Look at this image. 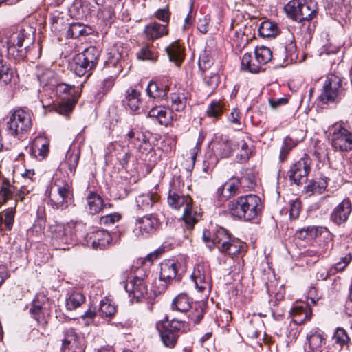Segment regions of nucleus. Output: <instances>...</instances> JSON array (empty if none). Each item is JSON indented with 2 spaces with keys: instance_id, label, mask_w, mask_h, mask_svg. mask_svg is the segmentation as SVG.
<instances>
[{
  "instance_id": "55",
  "label": "nucleus",
  "mask_w": 352,
  "mask_h": 352,
  "mask_svg": "<svg viewBox=\"0 0 352 352\" xmlns=\"http://www.w3.org/2000/svg\"><path fill=\"white\" fill-rule=\"evenodd\" d=\"M322 228H318L315 226H309L306 228H302L300 231V236L305 239H312L321 234V230Z\"/></svg>"
},
{
  "instance_id": "7",
  "label": "nucleus",
  "mask_w": 352,
  "mask_h": 352,
  "mask_svg": "<svg viewBox=\"0 0 352 352\" xmlns=\"http://www.w3.org/2000/svg\"><path fill=\"white\" fill-rule=\"evenodd\" d=\"M284 9L294 20L299 22L309 21L317 14V4L312 1H290Z\"/></svg>"
},
{
  "instance_id": "14",
  "label": "nucleus",
  "mask_w": 352,
  "mask_h": 352,
  "mask_svg": "<svg viewBox=\"0 0 352 352\" xmlns=\"http://www.w3.org/2000/svg\"><path fill=\"white\" fill-rule=\"evenodd\" d=\"M160 226V221L156 214H147L136 219L133 232L137 237L146 238L155 233Z\"/></svg>"
},
{
  "instance_id": "25",
  "label": "nucleus",
  "mask_w": 352,
  "mask_h": 352,
  "mask_svg": "<svg viewBox=\"0 0 352 352\" xmlns=\"http://www.w3.org/2000/svg\"><path fill=\"white\" fill-rule=\"evenodd\" d=\"M236 148V143L226 136H221L214 144V151L221 158L229 157Z\"/></svg>"
},
{
  "instance_id": "63",
  "label": "nucleus",
  "mask_w": 352,
  "mask_h": 352,
  "mask_svg": "<svg viewBox=\"0 0 352 352\" xmlns=\"http://www.w3.org/2000/svg\"><path fill=\"white\" fill-rule=\"evenodd\" d=\"M204 81L209 89L213 91L219 85V77L216 73H211L210 76L204 77Z\"/></svg>"
},
{
  "instance_id": "62",
  "label": "nucleus",
  "mask_w": 352,
  "mask_h": 352,
  "mask_svg": "<svg viewBox=\"0 0 352 352\" xmlns=\"http://www.w3.org/2000/svg\"><path fill=\"white\" fill-rule=\"evenodd\" d=\"M352 259V256L350 254L342 257L341 261L336 263L334 266L330 270V272L335 274L336 272L342 271L346 268Z\"/></svg>"
},
{
  "instance_id": "42",
  "label": "nucleus",
  "mask_w": 352,
  "mask_h": 352,
  "mask_svg": "<svg viewBox=\"0 0 352 352\" xmlns=\"http://www.w3.org/2000/svg\"><path fill=\"white\" fill-rule=\"evenodd\" d=\"M50 19L52 29L54 32H59L64 30L67 25L65 19V14L58 10H55L50 14Z\"/></svg>"
},
{
  "instance_id": "26",
  "label": "nucleus",
  "mask_w": 352,
  "mask_h": 352,
  "mask_svg": "<svg viewBox=\"0 0 352 352\" xmlns=\"http://www.w3.org/2000/svg\"><path fill=\"white\" fill-rule=\"evenodd\" d=\"M144 32L148 40L153 41L167 35L168 29L167 25L151 22L145 26Z\"/></svg>"
},
{
  "instance_id": "33",
  "label": "nucleus",
  "mask_w": 352,
  "mask_h": 352,
  "mask_svg": "<svg viewBox=\"0 0 352 352\" xmlns=\"http://www.w3.org/2000/svg\"><path fill=\"white\" fill-rule=\"evenodd\" d=\"M327 9L330 14L337 16H344L347 15L349 9L344 4V0H325Z\"/></svg>"
},
{
  "instance_id": "16",
  "label": "nucleus",
  "mask_w": 352,
  "mask_h": 352,
  "mask_svg": "<svg viewBox=\"0 0 352 352\" xmlns=\"http://www.w3.org/2000/svg\"><path fill=\"white\" fill-rule=\"evenodd\" d=\"M184 323L182 321L173 319L170 322L163 326L160 331L161 340L166 347L173 348L177 344V339L183 332Z\"/></svg>"
},
{
  "instance_id": "13",
  "label": "nucleus",
  "mask_w": 352,
  "mask_h": 352,
  "mask_svg": "<svg viewBox=\"0 0 352 352\" xmlns=\"http://www.w3.org/2000/svg\"><path fill=\"white\" fill-rule=\"evenodd\" d=\"M342 92V80L337 76H332L326 80L318 99L323 104L338 102Z\"/></svg>"
},
{
  "instance_id": "15",
  "label": "nucleus",
  "mask_w": 352,
  "mask_h": 352,
  "mask_svg": "<svg viewBox=\"0 0 352 352\" xmlns=\"http://www.w3.org/2000/svg\"><path fill=\"white\" fill-rule=\"evenodd\" d=\"M310 159L302 157L292 164L287 172V176L292 183L297 186L305 184L310 172Z\"/></svg>"
},
{
  "instance_id": "46",
  "label": "nucleus",
  "mask_w": 352,
  "mask_h": 352,
  "mask_svg": "<svg viewBox=\"0 0 352 352\" xmlns=\"http://www.w3.org/2000/svg\"><path fill=\"white\" fill-rule=\"evenodd\" d=\"M68 12L72 18L83 19L87 16V10L80 0H75L68 8Z\"/></svg>"
},
{
  "instance_id": "50",
  "label": "nucleus",
  "mask_w": 352,
  "mask_h": 352,
  "mask_svg": "<svg viewBox=\"0 0 352 352\" xmlns=\"http://www.w3.org/2000/svg\"><path fill=\"white\" fill-rule=\"evenodd\" d=\"M14 72L9 65L3 60L0 54V84L7 85L11 82Z\"/></svg>"
},
{
  "instance_id": "31",
  "label": "nucleus",
  "mask_w": 352,
  "mask_h": 352,
  "mask_svg": "<svg viewBox=\"0 0 352 352\" xmlns=\"http://www.w3.org/2000/svg\"><path fill=\"white\" fill-rule=\"evenodd\" d=\"M171 113L164 107H155L148 111L150 118H155L161 125L168 126L170 122Z\"/></svg>"
},
{
  "instance_id": "57",
  "label": "nucleus",
  "mask_w": 352,
  "mask_h": 352,
  "mask_svg": "<svg viewBox=\"0 0 352 352\" xmlns=\"http://www.w3.org/2000/svg\"><path fill=\"white\" fill-rule=\"evenodd\" d=\"M80 159V151H77L76 153H70L68 151L67 155V162L68 164V168L70 173L74 175L76 168L78 166V162Z\"/></svg>"
},
{
  "instance_id": "3",
  "label": "nucleus",
  "mask_w": 352,
  "mask_h": 352,
  "mask_svg": "<svg viewBox=\"0 0 352 352\" xmlns=\"http://www.w3.org/2000/svg\"><path fill=\"white\" fill-rule=\"evenodd\" d=\"M32 113L28 109L17 108L11 110L6 118V130L8 135L22 139L32 126Z\"/></svg>"
},
{
  "instance_id": "18",
  "label": "nucleus",
  "mask_w": 352,
  "mask_h": 352,
  "mask_svg": "<svg viewBox=\"0 0 352 352\" xmlns=\"http://www.w3.org/2000/svg\"><path fill=\"white\" fill-rule=\"evenodd\" d=\"M124 288L129 296L138 300L147 293L148 287L144 278L135 276L124 283Z\"/></svg>"
},
{
  "instance_id": "20",
  "label": "nucleus",
  "mask_w": 352,
  "mask_h": 352,
  "mask_svg": "<svg viewBox=\"0 0 352 352\" xmlns=\"http://www.w3.org/2000/svg\"><path fill=\"white\" fill-rule=\"evenodd\" d=\"M170 84L169 79L166 77L162 81H151L146 87L147 95L154 99L162 100L167 96Z\"/></svg>"
},
{
  "instance_id": "45",
  "label": "nucleus",
  "mask_w": 352,
  "mask_h": 352,
  "mask_svg": "<svg viewBox=\"0 0 352 352\" xmlns=\"http://www.w3.org/2000/svg\"><path fill=\"white\" fill-rule=\"evenodd\" d=\"M56 94L63 100L69 99V96L75 97L76 87L74 85L60 82L54 88Z\"/></svg>"
},
{
  "instance_id": "49",
  "label": "nucleus",
  "mask_w": 352,
  "mask_h": 352,
  "mask_svg": "<svg viewBox=\"0 0 352 352\" xmlns=\"http://www.w3.org/2000/svg\"><path fill=\"white\" fill-rule=\"evenodd\" d=\"M85 300V297L80 292H73L66 298L67 309L72 311L80 307Z\"/></svg>"
},
{
  "instance_id": "60",
  "label": "nucleus",
  "mask_w": 352,
  "mask_h": 352,
  "mask_svg": "<svg viewBox=\"0 0 352 352\" xmlns=\"http://www.w3.org/2000/svg\"><path fill=\"white\" fill-rule=\"evenodd\" d=\"M229 122L236 130L241 129V113L237 109H234L228 116Z\"/></svg>"
},
{
  "instance_id": "12",
  "label": "nucleus",
  "mask_w": 352,
  "mask_h": 352,
  "mask_svg": "<svg viewBox=\"0 0 352 352\" xmlns=\"http://www.w3.org/2000/svg\"><path fill=\"white\" fill-rule=\"evenodd\" d=\"M61 339L62 352H85V340L74 328L63 329Z\"/></svg>"
},
{
  "instance_id": "44",
  "label": "nucleus",
  "mask_w": 352,
  "mask_h": 352,
  "mask_svg": "<svg viewBox=\"0 0 352 352\" xmlns=\"http://www.w3.org/2000/svg\"><path fill=\"white\" fill-rule=\"evenodd\" d=\"M15 191V187L8 179H4L0 187V206L7 201L12 199Z\"/></svg>"
},
{
  "instance_id": "8",
  "label": "nucleus",
  "mask_w": 352,
  "mask_h": 352,
  "mask_svg": "<svg viewBox=\"0 0 352 352\" xmlns=\"http://www.w3.org/2000/svg\"><path fill=\"white\" fill-rule=\"evenodd\" d=\"M50 300L43 292L36 294L32 302L29 312L43 328L48 323L52 310Z\"/></svg>"
},
{
  "instance_id": "32",
  "label": "nucleus",
  "mask_w": 352,
  "mask_h": 352,
  "mask_svg": "<svg viewBox=\"0 0 352 352\" xmlns=\"http://www.w3.org/2000/svg\"><path fill=\"white\" fill-rule=\"evenodd\" d=\"M327 184V177L311 180L309 184L304 187V191L308 196H311L314 194H322L324 192Z\"/></svg>"
},
{
  "instance_id": "61",
  "label": "nucleus",
  "mask_w": 352,
  "mask_h": 352,
  "mask_svg": "<svg viewBox=\"0 0 352 352\" xmlns=\"http://www.w3.org/2000/svg\"><path fill=\"white\" fill-rule=\"evenodd\" d=\"M213 64L212 58L204 52L200 55L199 58V67L201 70H206L209 69Z\"/></svg>"
},
{
  "instance_id": "64",
  "label": "nucleus",
  "mask_w": 352,
  "mask_h": 352,
  "mask_svg": "<svg viewBox=\"0 0 352 352\" xmlns=\"http://www.w3.org/2000/svg\"><path fill=\"white\" fill-rule=\"evenodd\" d=\"M241 146V153L239 160L241 162H246L250 158L251 151L248 146V144L244 141L241 140V142L236 144V147Z\"/></svg>"
},
{
  "instance_id": "19",
  "label": "nucleus",
  "mask_w": 352,
  "mask_h": 352,
  "mask_svg": "<svg viewBox=\"0 0 352 352\" xmlns=\"http://www.w3.org/2000/svg\"><path fill=\"white\" fill-rule=\"evenodd\" d=\"M85 239L87 245L95 250L106 248L112 240L110 234L104 230H98L89 233Z\"/></svg>"
},
{
  "instance_id": "11",
  "label": "nucleus",
  "mask_w": 352,
  "mask_h": 352,
  "mask_svg": "<svg viewBox=\"0 0 352 352\" xmlns=\"http://www.w3.org/2000/svg\"><path fill=\"white\" fill-rule=\"evenodd\" d=\"M331 131V144L335 151L340 152L352 151V132L343 126L342 123H336L332 125Z\"/></svg>"
},
{
  "instance_id": "53",
  "label": "nucleus",
  "mask_w": 352,
  "mask_h": 352,
  "mask_svg": "<svg viewBox=\"0 0 352 352\" xmlns=\"http://www.w3.org/2000/svg\"><path fill=\"white\" fill-rule=\"evenodd\" d=\"M206 112L209 117L217 119L223 113V104L220 101L213 100L208 107Z\"/></svg>"
},
{
  "instance_id": "29",
  "label": "nucleus",
  "mask_w": 352,
  "mask_h": 352,
  "mask_svg": "<svg viewBox=\"0 0 352 352\" xmlns=\"http://www.w3.org/2000/svg\"><path fill=\"white\" fill-rule=\"evenodd\" d=\"M240 187L244 190H252L256 186V174L251 168H245L241 171L239 178Z\"/></svg>"
},
{
  "instance_id": "10",
  "label": "nucleus",
  "mask_w": 352,
  "mask_h": 352,
  "mask_svg": "<svg viewBox=\"0 0 352 352\" xmlns=\"http://www.w3.org/2000/svg\"><path fill=\"white\" fill-rule=\"evenodd\" d=\"M52 245L60 250L69 249L68 245L73 243L74 236L70 224L56 223L49 228Z\"/></svg>"
},
{
  "instance_id": "9",
  "label": "nucleus",
  "mask_w": 352,
  "mask_h": 352,
  "mask_svg": "<svg viewBox=\"0 0 352 352\" xmlns=\"http://www.w3.org/2000/svg\"><path fill=\"white\" fill-rule=\"evenodd\" d=\"M192 300L186 293H181L173 299L172 309L180 312H186L190 308H193L189 314V319L195 324H198L204 317V309L202 304L195 303L192 305Z\"/></svg>"
},
{
  "instance_id": "30",
  "label": "nucleus",
  "mask_w": 352,
  "mask_h": 352,
  "mask_svg": "<svg viewBox=\"0 0 352 352\" xmlns=\"http://www.w3.org/2000/svg\"><path fill=\"white\" fill-rule=\"evenodd\" d=\"M141 94L136 89L129 88L126 91V101L129 110L134 113H140L142 108Z\"/></svg>"
},
{
  "instance_id": "17",
  "label": "nucleus",
  "mask_w": 352,
  "mask_h": 352,
  "mask_svg": "<svg viewBox=\"0 0 352 352\" xmlns=\"http://www.w3.org/2000/svg\"><path fill=\"white\" fill-rule=\"evenodd\" d=\"M196 288L201 293L209 292L211 288V277L207 267L198 264L195 268L192 274Z\"/></svg>"
},
{
  "instance_id": "4",
  "label": "nucleus",
  "mask_w": 352,
  "mask_h": 352,
  "mask_svg": "<svg viewBox=\"0 0 352 352\" xmlns=\"http://www.w3.org/2000/svg\"><path fill=\"white\" fill-rule=\"evenodd\" d=\"M168 205L175 210H183L182 219L188 228L191 229L198 221L200 214L194 210L192 199L188 195H184L176 189H170L167 199Z\"/></svg>"
},
{
  "instance_id": "40",
  "label": "nucleus",
  "mask_w": 352,
  "mask_h": 352,
  "mask_svg": "<svg viewBox=\"0 0 352 352\" xmlns=\"http://www.w3.org/2000/svg\"><path fill=\"white\" fill-rule=\"evenodd\" d=\"M241 69L251 73H258L263 70L261 65L253 59L249 53H245L241 58Z\"/></svg>"
},
{
  "instance_id": "35",
  "label": "nucleus",
  "mask_w": 352,
  "mask_h": 352,
  "mask_svg": "<svg viewBox=\"0 0 352 352\" xmlns=\"http://www.w3.org/2000/svg\"><path fill=\"white\" fill-rule=\"evenodd\" d=\"M91 28L82 23L76 22L71 23L67 30V36L72 38H77L80 36H85L91 33Z\"/></svg>"
},
{
  "instance_id": "27",
  "label": "nucleus",
  "mask_w": 352,
  "mask_h": 352,
  "mask_svg": "<svg viewBox=\"0 0 352 352\" xmlns=\"http://www.w3.org/2000/svg\"><path fill=\"white\" fill-rule=\"evenodd\" d=\"M165 51L170 61L174 62L177 66H179L184 59V47L179 41L171 43L165 48Z\"/></svg>"
},
{
  "instance_id": "37",
  "label": "nucleus",
  "mask_w": 352,
  "mask_h": 352,
  "mask_svg": "<svg viewBox=\"0 0 352 352\" xmlns=\"http://www.w3.org/2000/svg\"><path fill=\"white\" fill-rule=\"evenodd\" d=\"M126 136L129 144H131L132 146L139 150H141L143 145H147L146 136L138 130L131 129L128 132Z\"/></svg>"
},
{
  "instance_id": "6",
  "label": "nucleus",
  "mask_w": 352,
  "mask_h": 352,
  "mask_svg": "<svg viewBox=\"0 0 352 352\" xmlns=\"http://www.w3.org/2000/svg\"><path fill=\"white\" fill-rule=\"evenodd\" d=\"M72 195V183L65 176L56 177L50 192L49 204L55 210L66 209Z\"/></svg>"
},
{
  "instance_id": "43",
  "label": "nucleus",
  "mask_w": 352,
  "mask_h": 352,
  "mask_svg": "<svg viewBox=\"0 0 352 352\" xmlns=\"http://www.w3.org/2000/svg\"><path fill=\"white\" fill-rule=\"evenodd\" d=\"M255 61L259 63L263 67L272 60V52L269 47L257 46L254 50Z\"/></svg>"
},
{
  "instance_id": "58",
  "label": "nucleus",
  "mask_w": 352,
  "mask_h": 352,
  "mask_svg": "<svg viewBox=\"0 0 352 352\" xmlns=\"http://www.w3.org/2000/svg\"><path fill=\"white\" fill-rule=\"evenodd\" d=\"M333 339L335 342L340 344V346L348 344L350 338L346 331L342 328H338L334 333Z\"/></svg>"
},
{
  "instance_id": "52",
  "label": "nucleus",
  "mask_w": 352,
  "mask_h": 352,
  "mask_svg": "<svg viewBox=\"0 0 352 352\" xmlns=\"http://www.w3.org/2000/svg\"><path fill=\"white\" fill-rule=\"evenodd\" d=\"M116 311V307L111 300L105 298L100 302L99 314L101 317L111 318Z\"/></svg>"
},
{
  "instance_id": "5",
  "label": "nucleus",
  "mask_w": 352,
  "mask_h": 352,
  "mask_svg": "<svg viewBox=\"0 0 352 352\" xmlns=\"http://www.w3.org/2000/svg\"><path fill=\"white\" fill-rule=\"evenodd\" d=\"M99 56L100 50L95 46H90L75 56L72 69L76 75L85 77L86 80L96 67Z\"/></svg>"
},
{
  "instance_id": "59",
  "label": "nucleus",
  "mask_w": 352,
  "mask_h": 352,
  "mask_svg": "<svg viewBox=\"0 0 352 352\" xmlns=\"http://www.w3.org/2000/svg\"><path fill=\"white\" fill-rule=\"evenodd\" d=\"M122 218V215L118 212H114L102 216L100 219V223L106 226L113 225L118 222Z\"/></svg>"
},
{
  "instance_id": "51",
  "label": "nucleus",
  "mask_w": 352,
  "mask_h": 352,
  "mask_svg": "<svg viewBox=\"0 0 352 352\" xmlns=\"http://www.w3.org/2000/svg\"><path fill=\"white\" fill-rule=\"evenodd\" d=\"M297 144L298 142L295 140H293L291 137L287 136L286 138H285L280 148L279 155L280 162H283L284 161H285L289 152L294 147H296Z\"/></svg>"
},
{
  "instance_id": "36",
  "label": "nucleus",
  "mask_w": 352,
  "mask_h": 352,
  "mask_svg": "<svg viewBox=\"0 0 352 352\" xmlns=\"http://www.w3.org/2000/svg\"><path fill=\"white\" fill-rule=\"evenodd\" d=\"M279 32L278 24L271 21H263L258 28L259 35L263 38L275 37Z\"/></svg>"
},
{
  "instance_id": "23",
  "label": "nucleus",
  "mask_w": 352,
  "mask_h": 352,
  "mask_svg": "<svg viewBox=\"0 0 352 352\" xmlns=\"http://www.w3.org/2000/svg\"><path fill=\"white\" fill-rule=\"evenodd\" d=\"M50 140L43 135H38L32 141L31 154L39 160L47 156L49 153Z\"/></svg>"
},
{
  "instance_id": "24",
  "label": "nucleus",
  "mask_w": 352,
  "mask_h": 352,
  "mask_svg": "<svg viewBox=\"0 0 352 352\" xmlns=\"http://www.w3.org/2000/svg\"><path fill=\"white\" fill-rule=\"evenodd\" d=\"M311 313L309 305L304 302L294 305L291 311L293 321L298 324H301L306 320H309Z\"/></svg>"
},
{
  "instance_id": "54",
  "label": "nucleus",
  "mask_w": 352,
  "mask_h": 352,
  "mask_svg": "<svg viewBox=\"0 0 352 352\" xmlns=\"http://www.w3.org/2000/svg\"><path fill=\"white\" fill-rule=\"evenodd\" d=\"M226 194L224 197H229L237 193L240 187L239 178L232 177L225 184Z\"/></svg>"
},
{
  "instance_id": "39",
  "label": "nucleus",
  "mask_w": 352,
  "mask_h": 352,
  "mask_svg": "<svg viewBox=\"0 0 352 352\" xmlns=\"http://www.w3.org/2000/svg\"><path fill=\"white\" fill-rule=\"evenodd\" d=\"M158 198V195L153 192L140 195L136 198L137 206L142 210H147L157 201Z\"/></svg>"
},
{
  "instance_id": "22",
  "label": "nucleus",
  "mask_w": 352,
  "mask_h": 352,
  "mask_svg": "<svg viewBox=\"0 0 352 352\" xmlns=\"http://www.w3.org/2000/svg\"><path fill=\"white\" fill-rule=\"evenodd\" d=\"M179 267H181L180 263L173 260H166L162 262L160 265V280L166 283H170L176 278Z\"/></svg>"
},
{
  "instance_id": "56",
  "label": "nucleus",
  "mask_w": 352,
  "mask_h": 352,
  "mask_svg": "<svg viewBox=\"0 0 352 352\" xmlns=\"http://www.w3.org/2000/svg\"><path fill=\"white\" fill-rule=\"evenodd\" d=\"M38 79L41 84L46 86L48 85L54 86L53 85L54 73L50 69H45L41 73L37 74Z\"/></svg>"
},
{
  "instance_id": "21",
  "label": "nucleus",
  "mask_w": 352,
  "mask_h": 352,
  "mask_svg": "<svg viewBox=\"0 0 352 352\" xmlns=\"http://www.w3.org/2000/svg\"><path fill=\"white\" fill-rule=\"evenodd\" d=\"M352 210V205L349 199H344L332 211L330 219L336 225L346 222Z\"/></svg>"
},
{
  "instance_id": "48",
  "label": "nucleus",
  "mask_w": 352,
  "mask_h": 352,
  "mask_svg": "<svg viewBox=\"0 0 352 352\" xmlns=\"http://www.w3.org/2000/svg\"><path fill=\"white\" fill-rule=\"evenodd\" d=\"M137 58L142 60L155 61L157 58V53L153 50L152 44H145L136 54Z\"/></svg>"
},
{
  "instance_id": "28",
  "label": "nucleus",
  "mask_w": 352,
  "mask_h": 352,
  "mask_svg": "<svg viewBox=\"0 0 352 352\" xmlns=\"http://www.w3.org/2000/svg\"><path fill=\"white\" fill-rule=\"evenodd\" d=\"M88 210L89 213L95 214L99 213L102 209L110 208V204H104L102 197L94 192H90L87 197Z\"/></svg>"
},
{
  "instance_id": "2",
  "label": "nucleus",
  "mask_w": 352,
  "mask_h": 352,
  "mask_svg": "<svg viewBox=\"0 0 352 352\" xmlns=\"http://www.w3.org/2000/svg\"><path fill=\"white\" fill-rule=\"evenodd\" d=\"M34 39L33 31L30 28H21L11 33L6 41L8 57L14 60L25 58Z\"/></svg>"
},
{
  "instance_id": "41",
  "label": "nucleus",
  "mask_w": 352,
  "mask_h": 352,
  "mask_svg": "<svg viewBox=\"0 0 352 352\" xmlns=\"http://www.w3.org/2000/svg\"><path fill=\"white\" fill-rule=\"evenodd\" d=\"M188 98V93L184 90L182 92L171 94L172 109L177 111H182L186 107Z\"/></svg>"
},
{
  "instance_id": "38",
  "label": "nucleus",
  "mask_w": 352,
  "mask_h": 352,
  "mask_svg": "<svg viewBox=\"0 0 352 352\" xmlns=\"http://www.w3.org/2000/svg\"><path fill=\"white\" fill-rule=\"evenodd\" d=\"M244 243L241 240L232 236L220 252L231 256H235L239 254L244 250Z\"/></svg>"
},
{
  "instance_id": "34",
  "label": "nucleus",
  "mask_w": 352,
  "mask_h": 352,
  "mask_svg": "<svg viewBox=\"0 0 352 352\" xmlns=\"http://www.w3.org/2000/svg\"><path fill=\"white\" fill-rule=\"evenodd\" d=\"M232 236L225 228L220 227L217 228L212 234V240L214 245H216L219 251L226 246L230 241Z\"/></svg>"
},
{
  "instance_id": "47",
  "label": "nucleus",
  "mask_w": 352,
  "mask_h": 352,
  "mask_svg": "<svg viewBox=\"0 0 352 352\" xmlns=\"http://www.w3.org/2000/svg\"><path fill=\"white\" fill-rule=\"evenodd\" d=\"M309 347L313 352H322V347L324 344L322 335L317 331L307 336Z\"/></svg>"
},
{
  "instance_id": "1",
  "label": "nucleus",
  "mask_w": 352,
  "mask_h": 352,
  "mask_svg": "<svg viewBox=\"0 0 352 352\" xmlns=\"http://www.w3.org/2000/svg\"><path fill=\"white\" fill-rule=\"evenodd\" d=\"M228 210L234 217L252 221L257 218L261 212V200L255 195L241 196L228 203Z\"/></svg>"
}]
</instances>
